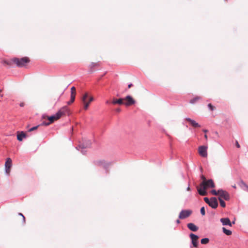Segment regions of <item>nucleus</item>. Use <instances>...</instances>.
Wrapping results in <instances>:
<instances>
[{"label": "nucleus", "mask_w": 248, "mask_h": 248, "mask_svg": "<svg viewBox=\"0 0 248 248\" xmlns=\"http://www.w3.org/2000/svg\"><path fill=\"white\" fill-rule=\"evenodd\" d=\"M72 93L75 94V96L76 95V88L75 87H72L71 89V94H72Z\"/></svg>", "instance_id": "c85d7f7f"}, {"label": "nucleus", "mask_w": 248, "mask_h": 248, "mask_svg": "<svg viewBox=\"0 0 248 248\" xmlns=\"http://www.w3.org/2000/svg\"><path fill=\"white\" fill-rule=\"evenodd\" d=\"M203 131L204 133H207V132H208V130H206V129H203Z\"/></svg>", "instance_id": "79ce46f5"}, {"label": "nucleus", "mask_w": 248, "mask_h": 248, "mask_svg": "<svg viewBox=\"0 0 248 248\" xmlns=\"http://www.w3.org/2000/svg\"><path fill=\"white\" fill-rule=\"evenodd\" d=\"M75 99V94L72 93V94H71V97H70V100L67 102L68 105H70L71 103L74 102Z\"/></svg>", "instance_id": "b1692460"}, {"label": "nucleus", "mask_w": 248, "mask_h": 248, "mask_svg": "<svg viewBox=\"0 0 248 248\" xmlns=\"http://www.w3.org/2000/svg\"><path fill=\"white\" fill-rule=\"evenodd\" d=\"M97 164L99 166L103 167L105 169H107L110 165V163L106 162L104 160H99L97 161Z\"/></svg>", "instance_id": "ddd939ff"}, {"label": "nucleus", "mask_w": 248, "mask_h": 248, "mask_svg": "<svg viewBox=\"0 0 248 248\" xmlns=\"http://www.w3.org/2000/svg\"><path fill=\"white\" fill-rule=\"evenodd\" d=\"M204 201H205V202L207 203V204H209L210 201V199H208L207 197H205L204 198Z\"/></svg>", "instance_id": "473e14b6"}, {"label": "nucleus", "mask_w": 248, "mask_h": 248, "mask_svg": "<svg viewBox=\"0 0 248 248\" xmlns=\"http://www.w3.org/2000/svg\"><path fill=\"white\" fill-rule=\"evenodd\" d=\"M222 231H223V233H225V234H226L227 235H230L232 233V232L231 231H230L229 230H227V229H226L224 227L222 228Z\"/></svg>", "instance_id": "4be33fe9"}, {"label": "nucleus", "mask_w": 248, "mask_h": 248, "mask_svg": "<svg viewBox=\"0 0 248 248\" xmlns=\"http://www.w3.org/2000/svg\"><path fill=\"white\" fill-rule=\"evenodd\" d=\"M12 161L11 158H8L5 163V172L9 174L10 171V168L12 166Z\"/></svg>", "instance_id": "6e6552de"}, {"label": "nucleus", "mask_w": 248, "mask_h": 248, "mask_svg": "<svg viewBox=\"0 0 248 248\" xmlns=\"http://www.w3.org/2000/svg\"><path fill=\"white\" fill-rule=\"evenodd\" d=\"M201 242L202 244H207L209 242V239L208 238H204L202 239Z\"/></svg>", "instance_id": "bb28decb"}, {"label": "nucleus", "mask_w": 248, "mask_h": 248, "mask_svg": "<svg viewBox=\"0 0 248 248\" xmlns=\"http://www.w3.org/2000/svg\"><path fill=\"white\" fill-rule=\"evenodd\" d=\"M207 147L206 146H201L198 148V152L202 157H206L207 156Z\"/></svg>", "instance_id": "423d86ee"}, {"label": "nucleus", "mask_w": 248, "mask_h": 248, "mask_svg": "<svg viewBox=\"0 0 248 248\" xmlns=\"http://www.w3.org/2000/svg\"><path fill=\"white\" fill-rule=\"evenodd\" d=\"M98 65V63H94V62H92L91 65H90V68H93V67H95L96 66H97Z\"/></svg>", "instance_id": "2f4dec72"}, {"label": "nucleus", "mask_w": 248, "mask_h": 248, "mask_svg": "<svg viewBox=\"0 0 248 248\" xmlns=\"http://www.w3.org/2000/svg\"><path fill=\"white\" fill-rule=\"evenodd\" d=\"M219 197L225 201H229L230 199V196L229 193L222 189H219Z\"/></svg>", "instance_id": "20e7f679"}, {"label": "nucleus", "mask_w": 248, "mask_h": 248, "mask_svg": "<svg viewBox=\"0 0 248 248\" xmlns=\"http://www.w3.org/2000/svg\"><path fill=\"white\" fill-rule=\"evenodd\" d=\"M124 100L126 101L124 103V104L126 106H129L135 103V101L130 95H127L124 98Z\"/></svg>", "instance_id": "0eeeda50"}, {"label": "nucleus", "mask_w": 248, "mask_h": 248, "mask_svg": "<svg viewBox=\"0 0 248 248\" xmlns=\"http://www.w3.org/2000/svg\"><path fill=\"white\" fill-rule=\"evenodd\" d=\"M186 120L188 121L190 124L194 127H200L201 126V125L195 121L189 118H186Z\"/></svg>", "instance_id": "4468645a"}, {"label": "nucleus", "mask_w": 248, "mask_h": 248, "mask_svg": "<svg viewBox=\"0 0 248 248\" xmlns=\"http://www.w3.org/2000/svg\"><path fill=\"white\" fill-rule=\"evenodd\" d=\"M59 111L62 114V115H64L66 114L69 115V109L67 106H64L62 107L60 110Z\"/></svg>", "instance_id": "dca6fc26"}, {"label": "nucleus", "mask_w": 248, "mask_h": 248, "mask_svg": "<svg viewBox=\"0 0 248 248\" xmlns=\"http://www.w3.org/2000/svg\"><path fill=\"white\" fill-rule=\"evenodd\" d=\"M225 1H226L227 0H225Z\"/></svg>", "instance_id": "8fccbe9b"}, {"label": "nucleus", "mask_w": 248, "mask_h": 248, "mask_svg": "<svg viewBox=\"0 0 248 248\" xmlns=\"http://www.w3.org/2000/svg\"><path fill=\"white\" fill-rule=\"evenodd\" d=\"M218 200L219 201L220 206L222 207H225L226 206V203L223 199H222L220 197H218Z\"/></svg>", "instance_id": "a878e982"}, {"label": "nucleus", "mask_w": 248, "mask_h": 248, "mask_svg": "<svg viewBox=\"0 0 248 248\" xmlns=\"http://www.w3.org/2000/svg\"><path fill=\"white\" fill-rule=\"evenodd\" d=\"M91 146V141L90 140L84 139L82 140V142H80L78 146L76 147V149L78 151H81L83 155L86 153V149L90 148Z\"/></svg>", "instance_id": "f03ea898"}, {"label": "nucleus", "mask_w": 248, "mask_h": 248, "mask_svg": "<svg viewBox=\"0 0 248 248\" xmlns=\"http://www.w3.org/2000/svg\"><path fill=\"white\" fill-rule=\"evenodd\" d=\"M132 86V84L131 83L129 84L128 85V88H130L131 86Z\"/></svg>", "instance_id": "ea45409f"}, {"label": "nucleus", "mask_w": 248, "mask_h": 248, "mask_svg": "<svg viewBox=\"0 0 248 248\" xmlns=\"http://www.w3.org/2000/svg\"><path fill=\"white\" fill-rule=\"evenodd\" d=\"M189 236L191 239L192 244L194 247H197L198 246V236L193 233H190Z\"/></svg>", "instance_id": "9d476101"}, {"label": "nucleus", "mask_w": 248, "mask_h": 248, "mask_svg": "<svg viewBox=\"0 0 248 248\" xmlns=\"http://www.w3.org/2000/svg\"><path fill=\"white\" fill-rule=\"evenodd\" d=\"M208 205L213 209H216L218 206V202L216 197H212L210 198V201Z\"/></svg>", "instance_id": "1a4fd4ad"}, {"label": "nucleus", "mask_w": 248, "mask_h": 248, "mask_svg": "<svg viewBox=\"0 0 248 248\" xmlns=\"http://www.w3.org/2000/svg\"><path fill=\"white\" fill-rule=\"evenodd\" d=\"M211 193L213 195H215V196L218 195H219V189L217 191H216L215 189H213L211 191Z\"/></svg>", "instance_id": "cd10ccee"}, {"label": "nucleus", "mask_w": 248, "mask_h": 248, "mask_svg": "<svg viewBox=\"0 0 248 248\" xmlns=\"http://www.w3.org/2000/svg\"><path fill=\"white\" fill-rule=\"evenodd\" d=\"M48 119L49 120V121H50L49 123H43V125H49L50 123H52L53 122H54V121H55V117L53 116V115H52L50 117H48Z\"/></svg>", "instance_id": "f3484780"}, {"label": "nucleus", "mask_w": 248, "mask_h": 248, "mask_svg": "<svg viewBox=\"0 0 248 248\" xmlns=\"http://www.w3.org/2000/svg\"><path fill=\"white\" fill-rule=\"evenodd\" d=\"M208 107L209 108V109L211 111H213L214 109V107L211 104H209L208 105Z\"/></svg>", "instance_id": "7c9ffc66"}, {"label": "nucleus", "mask_w": 248, "mask_h": 248, "mask_svg": "<svg viewBox=\"0 0 248 248\" xmlns=\"http://www.w3.org/2000/svg\"><path fill=\"white\" fill-rule=\"evenodd\" d=\"M192 214V211L190 210H183L179 215L180 219H184L188 217Z\"/></svg>", "instance_id": "39448f33"}, {"label": "nucleus", "mask_w": 248, "mask_h": 248, "mask_svg": "<svg viewBox=\"0 0 248 248\" xmlns=\"http://www.w3.org/2000/svg\"><path fill=\"white\" fill-rule=\"evenodd\" d=\"M215 184L212 179H209L206 181H202L200 184V188L197 187L198 193L202 196L207 194L206 189L215 187Z\"/></svg>", "instance_id": "f257e3e1"}, {"label": "nucleus", "mask_w": 248, "mask_h": 248, "mask_svg": "<svg viewBox=\"0 0 248 248\" xmlns=\"http://www.w3.org/2000/svg\"><path fill=\"white\" fill-rule=\"evenodd\" d=\"M238 185L242 189L248 191V185L243 180L240 179Z\"/></svg>", "instance_id": "9b49d317"}, {"label": "nucleus", "mask_w": 248, "mask_h": 248, "mask_svg": "<svg viewBox=\"0 0 248 248\" xmlns=\"http://www.w3.org/2000/svg\"><path fill=\"white\" fill-rule=\"evenodd\" d=\"M19 106H20V107H23V106H24V103H23V102H22V103H20Z\"/></svg>", "instance_id": "4c0bfd02"}, {"label": "nucleus", "mask_w": 248, "mask_h": 248, "mask_svg": "<svg viewBox=\"0 0 248 248\" xmlns=\"http://www.w3.org/2000/svg\"><path fill=\"white\" fill-rule=\"evenodd\" d=\"M232 222V224H235V221H232V222Z\"/></svg>", "instance_id": "a18cd8bd"}, {"label": "nucleus", "mask_w": 248, "mask_h": 248, "mask_svg": "<svg viewBox=\"0 0 248 248\" xmlns=\"http://www.w3.org/2000/svg\"><path fill=\"white\" fill-rule=\"evenodd\" d=\"M88 93H85L81 97V101L82 102L83 104L84 103H88V101H87V99L88 98Z\"/></svg>", "instance_id": "412c9836"}, {"label": "nucleus", "mask_w": 248, "mask_h": 248, "mask_svg": "<svg viewBox=\"0 0 248 248\" xmlns=\"http://www.w3.org/2000/svg\"><path fill=\"white\" fill-rule=\"evenodd\" d=\"M19 215H20V216H22L23 217V221L24 222H25V217L23 216V215L22 213H19Z\"/></svg>", "instance_id": "f704fd0d"}, {"label": "nucleus", "mask_w": 248, "mask_h": 248, "mask_svg": "<svg viewBox=\"0 0 248 248\" xmlns=\"http://www.w3.org/2000/svg\"><path fill=\"white\" fill-rule=\"evenodd\" d=\"M26 137V134L24 132H21L17 135V139L19 141H22L24 138Z\"/></svg>", "instance_id": "aec40b11"}, {"label": "nucleus", "mask_w": 248, "mask_h": 248, "mask_svg": "<svg viewBox=\"0 0 248 248\" xmlns=\"http://www.w3.org/2000/svg\"><path fill=\"white\" fill-rule=\"evenodd\" d=\"M93 98L92 96L90 97L89 98V100L88 103H84V108L85 109H87L88 108V107L89 106L90 103L93 101Z\"/></svg>", "instance_id": "6ab92c4d"}, {"label": "nucleus", "mask_w": 248, "mask_h": 248, "mask_svg": "<svg viewBox=\"0 0 248 248\" xmlns=\"http://www.w3.org/2000/svg\"><path fill=\"white\" fill-rule=\"evenodd\" d=\"M116 111L117 112H120L121 111V109L120 108H118L116 109Z\"/></svg>", "instance_id": "58836bf2"}, {"label": "nucleus", "mask_w": 248, "mask_h": 248, "mask_svg": "<svg viewBox=\"0 0 248 248\" xmlns=\"http://www.w3.org/2000/svg\"><path fill=\"white\" fill-rule=\"evenodd\" d=\"M12 61L15 63L16 65L19 67H22L26 65L30 61L29 59L27 57H24L20 59L19 58H14Z\"/></svg>", "instance_id": "7ed1b4c3"}, {"label": "nucleus", "mask_w": 248, "mask_h": 248, "mask_svg": "<svg viewBox=\"0 0 248 248\" xmlns=\"http://www.w3.org/2000/svg\"><path fill=\"white\" fill-rule=\"evenodd\" d=\"M220 221L221 222L222 225H228L230 227H232V222L228 217L221 218H220Z\"/></svg>", "instance_id": "f8f14e48"}, {"label": "nucleus", "mask_w": 248, "mask_h": 248, "mask_svg": "<svg viewBox=\"0 0 248 248\" xmlns=\"http://www.w3.org/2000/svg\"><path fill=\"white\" fill-rule=\"evenodd\" d=\"M201 179L202 180V181H206L207 180L206 179L205 176L204 175H202L201 176Z\"/></svg>", "instance_id": "c9c22d12"}, {"label": "nucleus", "mask_w": 248, "mask_h": 248, "mask_svg": "<svg viewBox=\"0 0 248 248\" xmlns=\"http://www.w3.org/2000/svg\"><path fill=\"white\" fill-rule=\"evenodd\" d=\"M106 104H108V103H109V102L108 100H107V101H106Z\"/></svg>", "instance_id": "de8ad7c7"}, {"label": "nucleus", "mask_w": 248, "mask_h": 248, "mask_svg": "<svg viewBox=\"0 0 248 248\" xmlns=\"http://www.w3.org/2000/svg\"><path fill=\"white\" fill-rule=\"evenodd\" d=\"M38 126H39V125L33 126L32 128H30L29 131L31 132V131H32L34 130H36L38 127Z\"/></svg>", "instance_id": "72a5a7b5"}, {"label": "nucleus", "mask_w": 248, "mask_h": 248, "mask_svg": "<svg viewBox=\"0 0 248 248\" xmlns=\"http://www.w3.org/2000/svg\"><path fill=\"white\" fill-rule=\"evenodd\" d=\"M204 138H205V139L206 140H207V135H206V134H205V135H204Z\"/></svg>", "instance_id": "37998d69"}, {"label": "nucleus", "mask_w": 248, "mask_h": 248, "mask_svg": "<svg viewBox=\"0 0 248 248\" xmlns=\"http://www.w3.org/2000/svg\"><path fill=\"white\" fill-rule=\"evenodd\" d=\"M187 228L193 232H196L199 228L193 223H189L187 224Z\"/></svg>", "instance_id": "2eb2a0df"}, {"label": "nucleus", "mask_w": 248, "mask_h": 248, "mask_svg": "<svg viewBox=\"0 0 248 248\" xmlns=\"http://www.w3.org/2000/svg\"><path fill=\"white\" fill-rule=\"evenodd\" d=\"M232 187L235 188H236V185H234L233 186H232Z\"/></svg>", "instance_id": "49530a36"}, {"label": "nucleus", "mask_w": 248, "mask_h": 248, "mask_svg": "<svg viewBox=\"0 0 248 248\" xmlns=\"http://www.w3.org/2000/svg\"><path fill=\"white\" fill-rule=\"evenodd\" d=\"M176 222H177V223L178 224V223H180V222L179 220L178 219L176 220Z\"/></svg>", "instance_id": "c03bdc74"}, {"label": "nucleus", "mask_w": 248, "mask_h": 248, "mask_svg": "<svg viewBox=\"0 0 248 248\" xmlns=\"http://www.w3.org/2000/svg\"><path fill=\"white\" fill-rule=\"evenodd\" d=\"M201 99V97L197 96L193 98L192 99L190 100L189 101L190 103L191 104H194L198 100H200Z\"/></svg>", "instance_id": "5701e85b"}, {"label": "nucleus", "mask_w": 248, "mask_h": 248, "mask_svg": "<svg viewBox=\"0 0 248 248\" xmlns=\"http://www.w3.org/2000/svg\"><path fill=\"white\" fill-rule=\"evenodd\" d=\"M123 101H124V98H119L118 99H114L112 101V103L113 104H118L119 105H122V104H124Z\"/></svg>", "instance_id": "a211bd4d"}, {"label": "nucleus", "mask_w": 248, "mask_h": 248, "mask_svg": "<svg viewBox=\"0 0 248 248\" xmlns=\"http://www.w3.org/2000/svg\"><path fill=\"white\" fill-rule=\"evenodd\" d=\"M235 145H236V147L237 148H240V145H239L238 142L237 140H236Z\"/></svg>", "instance_id": "e433bc0d"}, {"label": "nucleus", "mask_w": 248, "mask_h": 248, "mask_svg": "<svg viewBox=\"0 0 248 248\" xmlns=\"http://www.w3.org/2000/svg\"><path fill=\"white\" fill-rule=\"evenodd\" d=\"M1 90H0V93H1ZM0 96L2 97V95L0 94Z\"/></svg>", "instance_id": "09e8293b"}, {"label": "nucleus", "mask_w": 248, "mask_h": 248, "mask_svg": "<svg viewBox=\"0 0 248 248\" xmlns=\"http://www.w3.org/2000/svg\"><path fill=\"white\" fill-rule=\"evenodd\" d=\"M201 214L202 215V216H204L205 215V209H204V207H202L201 208Z\"/></svg>", "instance_id": "c756f323"}, {"label": "nucleus", "mask_w": 248, "mask_h": 248, "mask_svg": "<svg viewBox=\"0 0 248 248\" xmlns=\"http://www.w3.org/2000/svg\"><path fill=\"white\" fill-rule=\"evenodd\" d=\"M53 116L55 117V120H57L62 115L59 110L55 114L53 115Z\"/></svg>", "instance_id": "393cba45"}, {"label": "nucleus", "mask_w": 248, "mask_h": 248, "mask_svg": "<svg viewBox=\"0 0 248 248\" xmlns=\"http://www.w3.org/2000/svg\"><path fill=\"white\" fill-rule=\"evenodd\" d=\"M186 190H187V191H189V190H190V187H189V186H188V187H187Z\"/></svg>", "instance_id": "a19ab883"}]
</instances>
